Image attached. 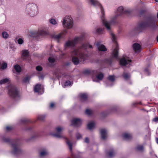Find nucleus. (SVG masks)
<instances>
[{
  "label": "nucleus",
  "instance_id": "obj_1",
  "mask_svg": "<svg viewBox=\"0 0 158 158\" xmlns=\"http://www.w3.org/2000/svg\"><path fill=\"white\" fill-rule=\"evenodd\" d=\"M88 45L84 44L80 47L73 49L70 53L72 57V60L74 64H78L80 62H83L88 58V55L85 52ZM90 48H92V46L89 45Z\"/></svg>",
  "mask_w": 158,
  "mask_h": 158
},
{
  "label": "nucleus",
  "instance_id": "obj_2",
  "mask_svg": "<svg viewBox=\"0 0 158 158\" xmlns=\"http://www.w3.org/2000/svg\"><path fill=\"white\" fill-rule=\"evenodd\" d=\"M90 2L94 6H99L101 10L102 16L101 17V19L103 23L106 28L109 31L110 30V25L112 23V22H107L104 18V11L103 7L96 0H90Z\"/></svg>",
  "mask_w": 158,
  "mask_h": 158
},
{
  "label": "nucleus",
  "instance_id": "obj_3",
  "mask_svg": "<svg viewBox=\"0 0 158 158\" xmlns=\"http://www.w3.org/2000/svg\"><path fill=\"white\" fill-rule=\"evenodd\" d=\"M156 18L151 17L148 18L147 20L142 22L139 25L141 28H145L150 27L155 24L156 22Z\"/></svg>",
  "mask_w": 158,
  "mask_h": 158
},
{
  "label": "nucleus",
  "instance_id": "obj_4",
  "mask_svg": "<svg viewBox=\"0 0 158 158\" xmlns=\"http://www.w3.org/2000/svg\"><path fill=\"white\" fill-rule=\"evenodd\" d=\"M8 94L9 97L12 98L17 97L18 91L17 88L13 85H10L8 88Z\"/></svg>",
  "mask_w": 158,
  "mask_h": 158
},
{
  "label": "nucleus",
  "instance_id": "obj_5",
  "mask_svg": "<svg viewBox=\"0 0 158 158\" xmlns=\"http://www.w3.org/2000/svg\"><path fill=\"white\" fill-rule=\"evenodd\" d=\"M37 6L35 4H30L27 6V10L32 16H34L37 14Z\"/></svg>",
  "mask_w": 158,
  "mask_h": 158
},
{
  "label": "nucleus",
  "instance_id": "obj_6",
  "mask_svg": "<svg viewBox=\"0 0 158 158\" xmlns=\"http://www.w3.org/2000/svg\"><path fill=\"white\" fill-rule=\"evenodd\" d=\"M81 38L80 37H76L73 40H68L66 41L64 45L65 49L67 48L74 46L75 45L77 44L79 41L80 40Z\"/></svg>",
  "mask_w": 158,
  "mask_h": 158
},
{
  "label": "nucleus",
  "instance_id": "obj_7",
  "mask_svg": "<svg viewBox=\"0 0 158 158\" xmlns=\"http://www.w3.org/2000/svg\"><path fill=\"white\" fill-rule=\"evenodd\" d=\"M62 24L64 27L68 28H71L73 25V20L72 18L68 16L64 18L62 22Z\"/></svg>",
  "mask_w": 158,
  "mask_h": 158
},
{
  "label": "nucleus",
  "instance_id": "obj_8",
  "mask_svg": "<svg viewBox=\"0 0 158 158\" xmlns=\"http://www.w3.org/2000/svg\"><path fill=\"white\" fill-rule=\"evenodd\" d=\"M112 41L114 43L115 45V48L114 49L112 54L113 57L115 58H117L118 57V46L116 41V38L115 36L113 33H111Z\"/></svg>",
  "mask_w": 158,
  "mask_h": 158
},
{
  "label": "nucleus",
  "instance_id": "obj_9",
  "mask_svg": "<svg viewBox=\"0 0 158 158\" xmlns=\"http://www.w3.org/2000/svg\"><path fill=\"white\" fill-rule=\"evenodd\" d=\"M94 74H95L96 76L97 79H94V76H93V79L94 81L98 82V80H101L103 78L104 75L102 73L99 72L97 70H95L94 71Z\"/></svg>",
  "mask_w": 158,
  "mask_h": 158
},
{
  "label": "nucleus",
  "instance_id": "obj_10",
  "mask_svg": "<svg viewBox=\"0 0 158 158\" xmlns=\"http://www.w3.org/2000/svg\"><path fill=\"white\" fill-rule=\"evenodd\" d=\"M34 91L35 92L38 93L40 94H42V92H43V89L42 86L40 84H37L34 87Z\"/></svg>",
  "mask_w": 158,
  "mask_h": 158
},
{
  "label": "nucleus",
  "instance_id": "obj_11",
  "mask_svg": "<svg viewBox=\"0 0 158 158\" xmlns=\"http://www.w3.org/2000/svg\"><path fill=\"white\" fill-rule=\"evenodd\" d=\"M56 130L57 133L53 134V136L57 138H60L62 137V135L60 132L63 130V128L61 127H56Z\"/></svg>",
  "mask_w": 158,
  "mask_h": 158
},
{
  "label": "nucleus",
  "instance_id": "obj_12",
  "mask_svg": "<svg viewBox=\"0 0 158 158\" xmlns=\"http://www.w3.org/2000/svg\"><path fill=\"white\" fill-rule=\"evenodd\" d=\"M131 60L128 59L127 57L122 58L120 60V63L121 65H125L129 64L131 62Z\"/></svg>",
  "mask_w": 158,
  "mask_h": 158
},
{
  "label": "nucleus",
  "instance_id": "obj_13",
  "mask_svg": "<svg viewBox=\"0 0 158 158\" xmlns=\"http://www.w3.org/2000/svg\"><path fill=\"white\" fill-rule=\"evenodd\" d=\"M81 123V120L79 118H73L72 120L71 125L76 127L80 126Z\"/></svg>",
  "mask_w": 158,
  "mask_h": 158
},
{
  "label": "nucleus",
  "instance_id": "obj_14",
  "mask_svg": "<svg viewBox=\"0 0 158 158\" xmlns=\"http://www.w3.org/2000/svg\"><path fill=\"white\" fill-rule=\"evenodd\" d=\"M12 147L13 148V153L15 154H18L21 152L20 149L18 148V146L17 143L12 144Z\"/></svg>",
  "mask_w": 158,
  "mask_h": 158
},
{
  "label": "nucleus",
  "instance_id": "obj_15",
  "mask_svg": "<svg viewBox=\"0 0 158 158\" xmlns=\"http://www.w3.org/2000/svg\"><path fill=\"white\" fill-rule=\"evenodd\" d=\"M118 15H120L124 14H126L129 12L127 10H124L122 6H120L118 8Z\"/></svg>",
  "mask_w": 158,
  "mask_h": 158
},
{
  "label": "nucleus",
  "instance_id": "obj_16",
  "mask_svg": "<svg viewBox=\"0 0 158 158\" xmlns=\"http://www.w3.org/2000/svg\"><path fill=\"white\" fill-rule=\"evenodd\" d=\"M101 135L102 138L103 139H105L107 136V131L105 129H101L100 130Z\"/></svg>",
  "mask_w": 158,
  "mask_h": 158
},
{
  "label": "nucleus",
  "instance_id": "obj_17",
  "mask_svg": "<svg viewBox=\"0 0 158 158\" xmlns=\"http://www.w3.org/2000/svg\"><path fill=\"white\" fill-rule=\"evenodd\" d=\"M66 140H67L66 143H67V144H68V146L69 147V149L71 152V157H72V158H77V157H76V156L75 155H74V154H73L72 153V143L69 141L67 139H66Z\"/></svg>",
  "mask_w": 158,
  "mask_h": 158
},
{
  "label": "nucleus",
  "instance_id": "obj_18",
  "mask_svg": "<svg viewBox=\"0 0 158 158\" xmlns=\"http://www.w3.org/2000/svg\"><path fill=\"white\" fill-rule=\"evenodd\" d=\"M96 45L99 51L105 52L107 50L106 48L104 45L102 44L100 45L98 42L97 43Z\"/></svg>",
  "mask_w": 158,
  "mask_h": 158
},
{
  "label": "nucleus",
  "instance_id": "obj_19",
  "mask_svg": "<svg viewBox=\"0 0 158 158\" xmlns=\"http://www.w3.org/2000/svg\"><path fill=\"white\" fill-rule=\"evenodd\" d=\"M63 33H61L57 35H52V38H53L55 40H57L58 42L59 41L60 39L62 37Z\"/></svg>",
  "mask_w": 158,
  "mask_h": 158
},
{
  "label": "nucleus",
  "instance_id": "obj_20",
  "mask_svg": "<svg viewBox=\"0 0 158 158\" xmlns=\"http://www.w3.org/2000/svg\"><path fill=\"white\" fill-rule=\"evenodd\" d=\"M133 47L135 52H139L140 51L141 46L137 43L134 44L133 45Z\"/></svg>",
  "mask_w": 158,
  "mask_h": 158
},
{
  "label": "nucleus",
  "instance_id": "obj_21",
  "mask_svg": "<svg viewBox=\"0 0 158 158\" xmlns=\"http://www.w3.org/2000/svg\"><path fill=\"white\" fill-rule=\"evenodd\" d=\"M29 52L27 50H24L22 51L23 58L25 59L27 57H29Z\"/></svg>",
  "mask_w": 158,
  "mask_h": 158
},
{
  "label": "nucleus",
  "instance_id": "obj_22",
  "mask_svg": "<svg viewBox=\"0 0 158 158\" xmlns=\"http://www.w3.org/2000/svg\"><path fill=\"white\" fill-rule=\"evenodd\" d=\"M48 154L47 151L46 149H43L42 150L40 153V156L41 157L45 156Z\"/></svg>",
  "mask_w": 158,
  "mask_h": 158
},
{
  "label": "nucleus",
  "instance_id": "obj_23",
  "mask_svg": "<svg viewBox=\"0 0 158 158\" xmlns=\"http://www.w3.org/2000/svg\"><path fill=\"white\" fill-rule=\"evenodd\" d=\"M55 74L58 78L63 76V73L60 71H57L55 73Z\"/></svg>",
  "mask_w": 158,
  "mask_h": 158
},
{
  "label": "nucleus",
  "instance_id": "obj_24",
  "mask_svg": "<svg viewBox=\"0 0 158 158\" xmlns=\"http://www.w3.org/2000/svg\"><path fill=\"white\" fill-rule=\"evenodd\" d=\"M81 99L83 100H85L87 98V95L85 94H81L79 95Z\"/></svg>",
  "mask_w": 158,
  "mask_h": 158
},
{
  "label": "nucleus",
  "instance_id": "obj_25",
  "mask_svg": "<svg viewBox=\"0 0 158 158\" xmlns=\"http://www.w3.org/2000/svg\"><path fill=\"white\" fill-rule=\"evenodd\" d=\"M14 69L16 71L19 73L21 71V69L20 66L19 65L17 64L14 66Z\"/></svg>",
  "mask_w": 158,
  "mask_h": 158
},
{
  "label": "nucleus",
  "instance_id": "obj_26",
  "mask_svg": "<svg viewBox=\"0 0 158 158\" xmlns=\"http://www.w3.org/2000/svg\"><path fill=\"white\" fill-rule=\"evenodd\" d=\"M123 137L126 139H130L131 137L132 136L131 135L127 133H125L123 135Z\"/></svg>",
  "mask_w": 158,
  "mask_h": 158
},
{
  "label": "nucleus",
  "instance_id": "obj_27",
  "mask_svg": "<svg viewBox=\"0 0 158 158\" xmlns=\"http://www.w3.org/2000/svg\"><path fill=\"white\" fill-rule=\"evenodd\" d=\"M9 81V80L8 78H5L0 81V85L4 84Z\"/></svg>",
  "mask_w": 158,
  "mask_h": 158
},
{
  "label": "nucleus",
  "instance_id": "obj_28",
  "mask_svg": "<svg viewBox=\"0 0 158 158\" xmlns=\"http://www.w3.org/2000/svg\"><path fill=\"white\" fill-rule=\"evenodd\" d=\"M30 78L28 76H26L23 80V82L25 83H29Z\"/></svg>",
  "mask_w": 158,
  "mask_h": 158
},
{
  "label": "nucleus",
  "instance_id": "obj_29",
  "mask_svg": "<svg viewBox=\"0 0 158 158\" xmlns=\"http://www.w3.org/2000/svg\"><path fill=\"white\" fill-rule=\"evenodd\" d=\"M123 77L125 80H127L130 77V75L128 73H123Z\"/></svg>",
  "mask_w": 158,
  "mask_h": 158
},
{
  "label": "nucleus",
  "instance_id": "obj_30",
  "mask_svg": "<svg viewBox=\"0 0 158 158\" xmlns=\"http://www.w3.org/2000/svg\"><path fill=\"white\" fill-rule=\"evenodd\" d=\"M95 70H86L84 71V73L86 74H94V71Z\"/></svg>",
  "mask_w": 158,
  "mask_h": 158
},
{
  "label": "nucleus",
  "instance_id": "obj_31",
  "mask_svg": "<svg viewBox=\"0 0 158 158\" xmlns=\"http://www.w3.org/2000/svg\"><path fill=\"white\" fill-rule=\"evenodd\" d=\"M94 126V123L93 122H92L88 123L87 125L88 128L89 129H91Z\"/></svg>",
  "mask_w": 158,
  "mask_h": 158
},
{
  "label": "nucleus",
  "instance_id": "obj_32",
  "mask_svg": "<svg viewBox=\"0 0 158 158\" xmlns=\"http://www.w3.org/2000/svg\"><path fill=\"white\" fill-rule=\"evenodd\" d=\"M85 113L88 115H90L93 113V111L91 109H86L85 111Z\"/></svg>",
  "mask_w": 158,
  "mask_h": 158
},
{
  "label": "nucleus",
  "instance_id": "obj_33",
  "mask_svg": "<svg viewBox=\"0 0 158 158\" xmlns=\"http://www.w3.org/2000/svg\"><path fill=\"white\" fill-rule=\"evenodd\" d=\"M2 35L3 38H7L9 36V34L6 31L3 32Z\"/></svg>",
  "mask_w": 158,
  "mask_h": 158
},
{
  "label": "nucleus",
  "instance_id": "obj_34",
  "mask_svg": "<svg viewBox=\"0 0 158 158\" xmlns=\"http://www.w3.org/2000/svg\"><path fill=\"white\" fill-rule=\"evenodd\" d=\"M39 34L40 35H44L47 34V32L44 30H42L39 32Z\"/></svg>",
  "mask_w": 158,
  "mask_h": 158
},
{
  "label": "nucleus",
  "instance_id": "obj_35",
  "mask_svg": "<svg viewBox=\"0 0 158 158\" xmlns=\"http://www.w3.org/2000/svg\"><path fill=\"white\" fill-rule=\"evenodd\" d=\"M136 149L139 151H143V147L142 145H138L136 147Z\"/></svg>",
  "mask_w": 158,
  "mask_h": 158
},
{
  "label": "nucleus",
  "instance_id": "obj_36",
  "mask_svg": "<svg viewBox=\"0 0 158 158\" xmlns=\"http://www.w3.org/2000/svg\"><path fill=\"white\" fill-rule=\"evenodd\" d=\"M7 66V64L6 63H3L2 64L1 66V68L2 69H4L6 68Z\"/></svg>",
  "mask_w": 158,
  "mask_h": 158
},
{
  "label": "nucleus",
  "instance_id": "obj_37",
  "mask_svg": "<svg viewBox=\"0 0 158 158\" xmlns=\"http://www.w3.org/2000/svg\"><path fill=\"white\" fill-rule=\"evenodd\" d=\"M49 21L52 24H53V25H55V24H56L57 23L55 20L53 19H51Z\"/></svg>",
  "mask_w": 158,
  "mask_h": 158
},
{
  "label": "nucleus",
  "instance_id": "obj_38",
  "mask_svg": "<svg viewBox=\"0 0 158 158\" xmlns=\"http://www.w3.org/2000/svg\"><path fill=\"white\" fill-rule=\"evenodd\" d=\"M108 79L110 81H113L114 80V76H109L108 77Z\"/></svg>",
  "mask_w": 158,
  "mask_h": 158
},
{
  "label": "nucleus",
  "instance_id": "obj_39",
  "mask_svg": "<svg viewBox=\"0 0 158 158\" xmlns=\"http://www.w3.org/2000/svg\"><path fill=\"white\" fill-rule=\"evenodd\" d=\"M114 153L113 151L110 152L108 153V156L110 157H112L114 155Z\"/></svg>",
  "mask_w": 158,
  "mask_h": 158
},
{
  "label": "nucleus",
  "instance_id": "obj_40",
  "mask_svg": "<svg viewBox=\"0 0 158 158\" xmlns=\"http://www.w3.org/2000/svg\"><path fill=\"white\" fill-rule=\"evenodd\" d=\"M48 60L50 63H53L55 61V59L53 58L50 57L48 59Z\"/></svg>",
  "mask_w": 158,
  "mask_h": 158
},
{
  "label": "nucleus",
  "instance_id": "obj_41",
  "mask_svg": "<svg viewBox=\"0 0 158 158\" xmlns=\"http://www.w3.org/2000/svg\"><path fill=\"white\" fill-rule=\"evenodd\" d=\"M45 118V116L43 115L39 116L38 119L41 121H43Z\"/></svg>",
  "mask_w": 158,
  "mask_h": 158
},
{
  "label": "nucleus",
  "instance_id": "obj_42",
  "mask_svg": "<svg viewBox=\"0 0 158 158\" xmlns=\"http://www.w3.org/2000/svg\"><path fill=\"white\" fill-rule=\"evenodd\" d=\"M23 42V40L21 38H19L18 40V43L20 44H22Z\"/></svg>",
  "mask_w": 158,
  "mask_h": 158
},
{
  "label": "nucleus",
  "instance_id": "obj_43",
  "mask_svg": "<svg viewBox=\"0 0 158 158\" xmlns=\"http://www.w3.org/2000/svg\"><path fill=\"white\" fill-rule=\"evenodd\" d=\"M36 69L37 70L40 71L42 70V68L40 66H38L36 67Z\"/></svg>",
  "mask_w": 158,
  "mask_h": 158
},
{
  "label": "nucleus",
  "instance_id": "obj_44",
  "mask_svg": "<svg viewBox=\"0 0 158 158\" xmlns=\"http://www.w3.org/2000/svg\"><path fill=\"white\" fill-rule=\"evenodd\" d=\"M102 29L101 28H98L97 29V32L99 34H102Z\"/></svg>",
  "mask_w": 158,
  "mask_h": 158
},
{
  "label": "nucleus",
  "instance_id": "obj_45",
  "mask_svg": "<svg viewBox=\"0 0 158 158\" xmlns=\"http://www.w3.org/2000/svg\"><path fill=\"white\" fill-rule=\"evenodd\" d=\"M71 85V82L70 81H66L65 83V86H67L68 85Z\"/></svg>",
  "mask_w": 158,
  "mask_h": 158
},
{
  "label": "nucleus",
  "instance_id": "obj_46",
  "mask_svg": "<svg viewBox=\"0 0 158 158\" xmlns=\"http://www.w3.org/2000/svg\"><path fill=\"white\" fill-rule=\"evenodd\" d=\"M76 137L77 139H79L81 137V136L79 133H77L76 134Z\"/></svg>",
  "mask_w": 158,
  "mask_h": 158
},
{
  "label": "nucleus",
  "instance_id": "obj_47",
  "mask_svg": "<svg viewBox=\"0 0 158 158\" xmlns=\"http://www.w3.org/2000/svg\"><path fill=\"white\" fill-rule=\"evenodd\" d=\"M12 129V128L11 127L7 126L6 127V129L8 131L11 130Z\"/></svg>",
  "mask_w": 158,
  "mask_h": 158
},
{
  "label": "nucleus",
  "instance_id": "obj_48",
  "mask_svg": "<svg viewBox=\"0 0 158 158\" xmlns=\"http://www.w3.org/2000/svg\"><path fill=\"white\" fill-rule=\"evenodd\" d=\"M105 62L109 64H111V61L110 60H106Z\"/></svg>",
  "mask_w": 158,
  "mask_h": 158
},
{
  "label": "nucleus",
  "instance_id": "obj_49",
  "mask_svg": "<svg viewBox=\"0 0 158 158\" xmlns=\"http://www.w3.org/2000/svg\"><path fill=\"white\" fill-rule=\"evenodd\" d=\"M22 121L23 122V123H25L26 122H28V120H27V119H25L22 120Z\"/></svg>",
  "mask_w": 158,
  "mask_h": 158
},
{
  "label": "nucleus",
  "instance_id": "obj_50",
  "mask_svg": "<svg viewBox=\"0 0 158 158\" xmlns=\"http://www.w3.org/2000/svg\"><path fill=\"white\" fill-rule=\"evenodd\" d=\"M153 121L155 122H158V117H156L154 118L153 119Z\"/></svg>",
  "mask_w": 158,
  "mask_h": 158
},
{
  "label": "nucleus",
  "instance_id": "obj_51",
  "mask_svg": "<svg viewBox=\"0 0 158 158\" xmlns=\"http://www.w3.org/2000/svg\"><path fill=\"white\" fill-rule=\"evenodd\" d=\"M85 142L86 143L89 142V139L88 138H86L85 140Z\"/></svg>",
  "mask_w": 158,
  "mask_h": 158
},
{
  "label": "nucleus",
  "instance_id": "obj_52",
  "mask_svg": "<svg viewBox=\"0 0 158 158\" xmlns=\"http://www.w3.org/2000/svg\"><path fill=\"white\" fill-rule=\"evenodd\" d=\"M54 106V104L53 103H52L50 104V107L51 108H53Z\"/></svg>",
  "mask_w": 158,
  "mask_h": 158
},
{
  "label": "nucleus",
  "instance_id": "obj_53",
  "mask_svg": "<svg viewBox=\"0 0 158 158\" xmlns=\"http://www.w3.org/2000/svg\"><path fill=\"white\" fill-rule=\"evenodd\" d=\"M4 141L6 142H8L9 141V139H3Z\"/></svg>",
  "mask_w": 158,
  "mask_h": 158
},
{
  "label": "nucleus",
  "instance_id": "obj_54",
  "mask_svg": "<svg viewBox=\"0 0 158 158\" xmlns=\"http://www.w3.org/2000/svg\"><path fill=\"white\" fill-rule=\"evenodd\" d=\"M156 141L157 143L158 144V138H157L156 139Z\"/></svg>",
  "mask_w": 158,
  "mask_h": 158
},
{
  "label": "nucleus",
  "instance_id": "obj_55",
  "mask_svg": "<svg viewBox=\"0 0 158 158\" xmlns=\"http://www.w3.org/2000/svg\"><path fill=\"white\" fill-rule=\"evenodd\" d=\"M155 1L156 2H158V0H155Z\"/></svg>",
  "mask_w": 158,
  "mask_h": 158
},
{
  "label": "nucleus",
  "instance_id": "obj_56",
  "mask_svg": "<svg viewBox=\"0 0 158 158\" xmlns=\"http://www.w3.org/2000/svg\"><path fill=\"white\" fill-rule=\"evenodd\" d=\"M136 104V103H135L134 104Z\"/></svg>",
  "mask_w": 158,
  "mask_h": 158
}]
</instances>
